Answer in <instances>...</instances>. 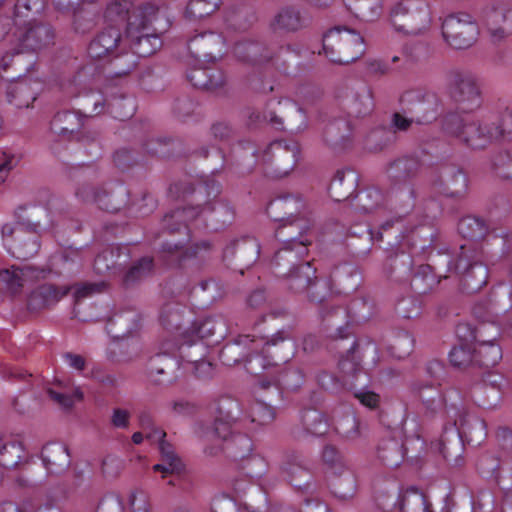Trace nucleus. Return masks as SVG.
<instances>
[{
    "mask_svg": "<svg viewBox=\"0 0 512 512\" xmlns=\"http://www.w3.org/2000/svg\"><path fill=\"white\" fill-rule=\"evenodd\" d=\"M450 363L455 367H463L475 361V355L472 353L471 348L464 344L454 347L449 353Z\"/></svg>",
    "mask_w": 512,
    "mask_h": 512,
    "instance_id": "obj_41",
    "label": "nucleus"
},
{
    "mask_svg": "<svg viewBox=\"0 0 512 512\" xmlns=\"http://www.w3.org/2000/svg\"><path fill=\"white\" fill-rule=\"evenodd\" d=\"M322 456L325 463L335 466L336 469L344 467L342 458L334 447L326 446Z\"/></svg>",
    "mask_w": 512,
    "mask_h": 512,
    "instance_id": "obj_54",
    "label": "nucleus"
},
{
    "mask_svg": "<svg viewBox=\"0 0 512 512\" xmlns=\"http://www.w3.org/2000/svg\"><path fill=\"white\" fill-rule=\"evenodd\" d=\"M379 457L387 466L397 467L404 458L402 446L395 440H389L380 446Z\"/></svg>",
    "mask_w": 512,
    "mask_h": 512,
    "instance_id": "obj_31",
    "label": "nucleus"
},
{
    "mask_svg": "<svg viewBox=\"0 0 512 512\" xmlns=\"http://www.w3.org/2000/svg\"><path fill=\"white\" fill-rule=\"evenodd\" d=\"M486 26L491 41L499 42L512 33V10L503 11L496 9L491 11L486 18Z\"/></svg>",
    "mask_w": 512,
    "mask_h": 512,
    "instance_id": "obj_20",
    "label": "nucleus"
},
{
    "mask_svg": "<svg viewBox=\"0 0 512 512\" xmlns=\"http://www.w3.org/2000/svg\"><path fill=\"white\" fill-rule=\"evenodd\" d=\"M447 130L450 134L474 149L484 148L504 134V130L498 125L481 123L473 119H463L457 116L449 119Z\"/></svg>",
    "mask_w": 512,
    "mask_h": 512,
    "instance_id": "obj_5",
    "label": "nucleus"
},
{
    "mask_svg": "<svg viewBox=\"0 0 512 512\" xmlns=\"http://www.w3.org/2000/svg\"><path fill=\"white\" fill-rule=\"evenodd\" d=\"M268 149H269V151H272L273 155L276 158H280L284 154H287L288 152H290V150L287 147H285L281 141H277V142L272 143ZM291 157L293 159V165H294L295 162H296L295 148H293L291 150Z\"/></svg>",
    "mask_w": 512,
    "mask_h": 512,
    "instance_id": "obj_57",
    "label": "nucleus"
},
{
    "mask_svg": "<svg viewBox=\"0 0 512 512\" xmlns=\"http://www.w3.org/2000/svg\"><path fill=\"white\" fill-rule=\"evenodd\" d=\"M50 398L64 409L71 408L83 399V393L70 381L57 379L52 387L47 389Z\"/></svg>",
    "mask_w": 512,
    "mask_h": 512,
    "instance_id": "obj_19",
    "label": "nucleus"
},
{
    "mask_svg": "<svg viewBox=\"0 0 512 512\" xmlns=\"http://www.w3.org/2000/svg\"><path fill=\"white\" fill-rule=\"evenodd\" d=\"M339 367L345 376L360 374L359 364L354 361L353 352H349L345 358L339 362Z\"/></svg>",
    "mask_w": 512,
    "mask_h": 512,
    "instance_id": "obj_51",
    "label": "nucleus"
},
{
    "mask_svg": "<svg viewBox=\"0 0 512 512\" xmlns=\"http://www.w3.org/2000/svg\"><path fill=\"white\" fill-rule=\"evenodd\" d=\"M382 193L376 188H368L356 195L357 206L362 212H370L382 201Z\"/></svg>",
    "mask_w": 512,
    "mask_h": 512,
    "instance_id": "obj_37",
    "label": "nucleus"
},
{
    "mask_svg": "<svg viewBox=\"0 0 512 512\" xmlns=\"http://www.w3.org/2000/svg\"><path fill=\"white\" fill-rule=\"evenodd\" d=\"M104 287V283H83L76 285L72 288L62 287L56 288L52 285H42L32 292L29 299V306L33 309H38L44 306L51 305L63 296H65L70 289H73L74 297L79 300L86 296L92 295L95 292L100 291Z\"/></svg>",
    "mask_w": 512,
    "mask_h": 512,
    "instance_id": "obj_8",
    "label": "nucleus"
},
{
    "mask_svg": "<svg viewBox=\"0 0 512 512\" xmlns=\"http://www.w3.org/2000/svg\"><path fill=\"white\" fill-rule=\"evenodd\" d=\"M323 51L332 62L348 64L363 55L365 44L356 31L346 27H335L325 33Z\"/></svg>",
    "mask_w": 512,
    "mask_h": 512,
    "instance_id": "obj_3",
    "label": "nucleus"
},
{
    "mask_svg": "<svg viewBox=\"0 0 512 512\" xmlns=\"http://www.w3.org/2000/svg\"><path fill=\"white\" fill-rule=\"evenodd\" d=\"M110 255H111L110 252L105 251L96 257V259L94 261V270L97 273L103 274L111 268V265L108 261L109 260L108 258Z\"/></svg>",
    "mask_w": 512,
    "mask_h": 512,
    "instance_id": "obj_55",
    "label": "nucleus"
},
{
    "mask_svg": "<svg viewBox=\"0 0 512 512\" xmlns=\"http://www.w3.org/2000/svg\"><path fill=\"white\" fill-rule=\"evenodd\" d=\"M27 229L18 222H7L1 227V240L5 250L17 259H28L33 257L39 250L40 244L37 238V228Z\"/></svg>",
    "mask_w": 512,
    "mask_h": 512,
    "instance_id": "obj_6",
    "label": "nucleus"
},
{
    "mask_svg": "<svg viewBox=\"0 0 512 512\" xmlns=\"http://www.w3.org/2000/svg\"><path fill=\"white\" fill-rule=\"evenodd\" d=\"M218 4L219 0H190L186 15L193 19L202 18L214 12Z\"/></svg>",
    "mask_w": 512,
    "mask_h": 512,
    "instance_id": "obj_38",
    "label": "nucleus"
},
{
    "mask_svg": "<svg viewBox=\"0 0 512 512\" xmlns=\"http://www.w3.org/2000/svg\"><path fill=\"white\" fill-rule=\"evenodd\" d=\"M165 432L159 428H153L146 432V437L151 441L159 442V451L161 454V463L153 466V470L161 472L162 477L179 473L183 467L181 460L176 455L173 447L165 441Z\"/></svg>",
    "mask_w": 512,
    "mask_h": 512,
    "instance_id": "obj_13",
    "label": "nucleus"
},
{
    "mask_svg": "<svg viewBox=\"0 0 512 512\" xmlns=\"http://www.w3.org/2000/svg\"><path fill=\"white\" fill-rule=\"evenodd\" d=\"M182 336H183L182 344L190 345V344L194 343V336L199 337V338H204L206 336V334L203 331V327H202V328L198 329L197 331H194L193 335H191V336L186 335V333H183Z\"/></svg>",
    "mask_w": 512,
    "mask_h": 512,
    "instance_id": "obj_61",
    "label": "nucleus"
},
{
    "mask_svg": "<svg viewBox=\"0 0 512 512\" xmlns=\"http://www.w3.org/2000/svg\"><path fill=\"white\" fill-rule=\"evenodd\" d=\"M305 420L310 423L307 424V430L312 435L321 436L328 432V423L325 417L317 411H309Z\"/></svg>",
    "mask_w": 512,
    "mask_h": 512,
    "instance_id": "obj_42",
    "label": "nucleus"
},
{
    "mask_svg": "<svg viewBox=\"0 0 512 512\" xmlns=\"http://www.w3.org/2000/svg\"><path fill=\"white\" fill-rule=\"evenodd\" d=\"M347 176H352L354 178V173L352 171H338L334 177V179L332 180V183H331V187H330V191H331V195L334 197V191L335 189L338 187V186H342L344 181H345V178Z\"/></svg>",
    "mask_w": 512,
    "mask_h": 512,
    "instance_id": "obj_60",
    "label": "nucleus"
},
{
    "mask_svg": "<svg viewBox=\"0 0 512 512\" xmlns=\"http://www.w3.org/2000/svg\"><path fill=\"white\" fill-rule=\"evenodd\" d=\"M120 41L119 30L114 27L101 32L89 45L88 53L90 57L95 59H101L105 56L114 53V49L117 47Z\"/></svg>",
    "mask_w": 512,
    "mask_h": 512,
    "instance_id": "obj_22",
    "label": "nucleus"
},
{
    "mask_svg": "<svg viewBox=\"0 0 512 512\" xmlns=\"http://www.w3.org/2000/svg\"><path fill=\"white\" fill-rule=\"evenodd\" d=\"M271 363L261 354H253L247 360L245 368L248 373L259 375L263 370L267 369Z\"/></svg>",
    "mask_w": 512,
    "mask_h": 512,
    "instance_id": "obj_47",
    "label": "nucleus"
},
{
    "mask_svg": "<svg viewBox=\"0 0 512 512\" xmlns=\"http://www.w3.org/2000/svg\"><path fill=\"white\" fill-rule=\"evenodd\" d=\"M188 79L195 87L215 89L224 83L225 77L223 72L220 70L199 67L194 68L189 72Z\"/></svg>",
    "mask_w": 512,
    "mask_h": 512,
    "instance_id": "obj_25",
    "label": "nucleus"
},
{
    "mask_svg": "<svg viewBox=\"0 0 512 512\" xmlns=\"http://www.w3.org/2000/svg\"><path fill=\"white\" fill-rule=\"evenodd\" d=\"M65 363L76 371H81L85 367V359L81 355L67 353L64 355Z\"/></svg>",
    "mask_w": 512,
    "mask_h": 512,
    "instance_id": "obj_56",
    "label": "nucleus"
},
{
    "mask_svg": "<svg viewBox=\"0 0 512 512\" xmlns=\"http://www.w3.org/2000/svg\"><path fill=\"white\" fill-rule=\"evenodd\" d=\"M394 30L406 36H417L427 32L431 26V13L423 0H403L391 11Z\"/></svg>",
    "mask_w": 512,
    "mask_h": 512,
    "instance_id": "obj_4",
    "label": "nucleus"
},
{
    "mask_svg": "<svg viewBox=\"0 0 512 512\" xmlns=\"http://www.w3.org/2000/svg\"><path fill=\"white\" fill-rule=\"evenodd\" d=\"M18 164V157L13 154H4V159L0 163V184H2L10 171L14 169Z\"/></svg>",
    "mask_w": 512,
    "mask_h": 512,
    "instance_id": "obj_53",
    "label": "nucleus"
},
{
    "mask_svg": "<svg viewBox=\"0 0 512 512\" xmlns=\"http://www.w3.org/2000/svg\"><path fill=\"white\" fill-rule=\"evenodd\" d=\"M42 461L50 473H60L70 465V455L62 443H48L42 450Z\"/></svg>",
    "mask_w": 512,
    "mask_h": 512,
    "instance_id": "obj_18",
    "label": "nucleus"
},
{
    "mask_svg": "<svg viewBox=\"0 0 512 512\" xmlns=\"http://www.w3.org/2000/svg\"><path fill=\"white\" fill-rule=\"evenodd\" d=\"M189 50L199 62H213L225 53V42L214 32L196 35L189 42Z\"/></svg>",
    "mask_w": 512,
    "mask_h": 512,
    "instance_id": "obj_11",
    "label": "nucleus"
},
{
    "mask_svg": "<svg viewBox=\"0 0 512 512\" xmlns=\"http://www.w3.org/2000/svg\"><path fill=\"white\" fill-rule=\"evenodd\" d=\"M24 447L19 441H9L0 449V465L15 468L24 458Z\"/></svg>",
    "mask_w": 512,
    "mask_h": 512,
    "instance_id": "obj_30",
    "label": "nucleus"
},
{
    "mask_svg": "<svg viewBox=\"0 0 512 512\" xmlns=\"http://www.w3.org/2000/svg\"><path fill=\"white\" fill-rule=\"evenodd\" d=\"M455 180L457 182H459L460 184V188L459 189H456L455 190V194H460L462 193L463 191H465L466 189V186H467V179H466V176L461 172V171H458L455 175Z\"/></svg>",
    "mask_w": 512,
    "mask_h": 512,
    "instance_id": "obj_63",
    "label": "nucleus"
},
{
    "mask_svg": "<svg viewBox=\"0 0 512 512\" xmlns=\"http://www.w3.org/2000/svg\"><path fill=\"white\" fill-rule=\"evenodd\" d=\"M347 7L358 18L374 21L382 14V0H345Z\"/></svg>",
    "mask_w": 512,
    "mask_h": 512,
    "instance_id": "obj_28",
    "label": "nucleus"
},
{
    "mask_svg": "<svg viewBox=\"0 0 512 512\" xmlns=\"http://www.w3.org/2000/svg\"><path fill=\"white\" fill-rule=\"evenodd\" d=\"M134 104L130 99L116 100L112 104V113L115 118H128L133 114Z\"/></svg>",
    "mask_w": 512,
    "mask_h": 512,
    "instance_id": "obj_48",
    "label": "nucleus"
},
{
    "mask_svg": "<svg viewBox=\"0 0 512 512\" xmlns=\"http://www.w3.org/2000/svg\"><path fill=\"white\" fill-rule=\"evenodd\" d=\"M463 112H470L480 107L481 98L475 79L470 74L458 75L453 94Z\"/></svg>",
    "mask_w": 512,
    "mask_h": 512,
    "instance_id": "obj_14",
    "label": "nucleus"
},
{
    "mask_svg": "<svg viewBox=\"0 0 512 512\" xmlns=\"http://www.w3.org/2000/svg\"><path fill=\"white\" fill-rule=\"evenodd\" d=\"M41 509L42 505L36 508L31 500H26L19 504L8 502L0 506V512H37V510Z\"/></svg>",
    "mask_w": 512,
    "mask_h": 512,
    "instance_id": "obj_49",
    "label": "nucleus"
},
{
    "mask_svg": "<svg viewBox=\"0 0 512 512\" xmlns=\"http://www.w3.org/2000/svg\"><path fill=\"white\" fill-rule=\"evenodd\" d=\"M392 505L394 512H429L425 496L416 489L400 491Z\"/></svg>",
    "mask_w": 512,
    "mask_h": 512,
    "instance_id": "obj_21",
    "label": "nucleus"
},
{
    "mask_svg": "<svg viewBox=\"0 0 512 512\" xmlns=\"http://www.w3.org/2000/svg\"><path fill=\"white\" fill-rule=\"evenodd\" d=\"M107 13L122 16L129 14L126 35L131 42V49L139 57H148L154 54L162 45L160 37L148 32V24L157 19L158 8L147 4L132 8L129 0H115L108 8Z\"/></svg>",
    "mask_w": 512,
    "mask_h": 512,
    "instance_id": "obj_1",
    "label": "nucleus"
},
{
    "mask_svg": "<svg viewBox=\"0 0 512 512\" xmlns=\"http://www.w3.org/2000/svg\"><path fill=\"white\" fill-rule=\"evenodd\" d=\"M304 207L302 199L298 196H285L272 201L268 212L273 215L276 211L282 210L286 215L293 216Z\"/></svg>",
    "mask_w": 512,
    "mask_h": 512,
    "instance_id": "obj_32",
    "label": "nucleus"
},
{
    "mask_svg": "<svg viewBox=\"0 0 512 512\" xmlns=\"http://www.w3.org/2000/svg\"><path fill=\"white\" fill-rule=\"evenodd\" d=\"M282 473L294 486H300V483L294 477V474L307 475L306 471L302 468L298 461V456L289 455L281 464Z\"/></svg>",
    "mask_w": 512,
    "mask_h": 512,
    "instance_id": "obj_40",
    "label": "nucleus"
},
{
    "mask_svg": "<svg viewBox=\"0 0 512 512\" xmlns=\"http://www.w3.org/2000/svg\"><path fill=\"white\" fill-rule=\"evenodd\" d=\"M153 268V261L149 257L140 259L126 274V282H134L148 275Z\"/></svg>",
    "mask_w": 512,
    "mask_h": 512,
    "instance_id": "obj_43",
    "label": "nucleus"
},
{
    "mask_svg": "<svg viewBox=\"0 0 512 512\" xmlns=\"http://www.w3.org/2000/svg\"><path fill=\"white\" fill-rule=\"evenodd\" d=\"M355 397L359 400V402L370 409H374L378 407L380 403V397L373 391L367 389H360L355 392Z\"/></svg>",
    "mask_w": 512,
    "mask_h": 512,
    "instance_id": "obj_50",
    "label": "nucleus"
},
{
    "mask_svg": "<svg viewBox=\"0 0 512 512\" xmlns=\"http://www.w3.org/2000/svg\"><path fill=\"white\" fill-rule=\"evenodd\" d=\"M42 274L43 271H37L28 266L19 268L12 265L11 267L0 268V283L3 284L9 292L16 293L27 282L40 278Z\"/></svg>",
    "mask_w": 512,
    "mask_h": 512,
    "instance_id": "obj_15",
    "label": "nucleus"
},
{
    "mask_svg": "<svg viewBox=\"0 0 512 512\" xmlns=\"http://www.w3.org/2000/svg\"><path fill=\"white\" fill-rule=\"evenodd\" d=\"M274 27L276 29L293 31L301 26L299 11L293 7L282 9L275 18Z\"/></svg>",
    "mask_w": 512,
    "mask_h": 512,
    "instance_id": "obj_35",
    "label": "nucleus"
},
{
    "mask_svg": "<svg viewBox=\"0 0 512 512\" xmlns=\"http://www.w3.org/2000/svg\"><path fill=\"white\" fill-rule=\"evenodd\" d=\"M231 417H218L215 420L212 433L225 441V449L235 458H245L252 452L253 444L250 437L243 434L232 435L227 439L231 430Z\"/></svg>",
    "mask_w": 512,
    "mask_h": 512,
    "instance_id": "obj_12",
    "label": "nucleus"
},
{
    "mask_svg": "<svg viewBox=\"0 0 512 512\" xmlns=\"http://www.w3.org/2000/svg\"><path fill=\"white\" fill-rule=\"evenodd\" d=\"M7 99L10 104L17 108H27L36 99V89L26 78L17 80L8 85Z\"/></svg>",
    "mask_w": 512,
    "mask_h": 512,
    "instance_id": "obj_23",
    "label": "nucleus"
},
{
    "mask_svg": "<svg viewBox=\"0 0 512 512\" xmlns=\"http://www.w3.org/2000/svg\"><path fill=\"white\" fill-rule=\"evenodd\" d=\"M445 43L453 49H467L473 46L479 36V27L467 13L446 16L441 26Z\"/></svg>",
    "mask_w": 512,
    "mask_h": 512,
    "instance_id": "obj_7",
    "label": "nucleus"
},
{
    "mask_svg": "<svg viewBox=\"0 0 512 512\" xmlns=\"http://www.w3.org/2000/svg\"><path fill=\"white\" fill-rule=\"evenodd\" d=\"M355 490V479L352 474L347 473L343 479L334 484V492L341 498L351 496Z\"/></svg>",
    "mask_w": 512,
    "mask_h": 512,
    "instance_id": "obj_46",
    "label": "nucleus"
},
{
    "mask_svg": "<svg viewBox=\"0 0 512 512\" xmlns=\"http://www.w3.org/2000/svg\"><path fill=\"white\" fill-rule=\"evenodd\" d=\"M78 195L84 201H94L98 203L100 208L108 209V206L102 200V195L99 192L94 191L93 189H88L87 191L79 192Z\"/></svg>",
    "mask_w": 512,
    "mask_h": 512,
    "instance_id": "obj_59",
    "label": "nucleus"
},
{
    "mask_svg": "<svg viewBox=\"0 0 512 512\" xmlns=\"http://www.w3.org/2000/svg\"><path fill=\"white\" fill-rule=\"evenodd\" d=\"M478 342L479 344L475 349V361L485 367L496 365L502 358L501 348L491 340L479 339Z\"/></svg>",
    "mask_w": 512,
    "mask_h": 512,
    "instance_id": "obj_29",
    "label": "nucleus"
},
{
    "mask_svg": "<svg viewBox=\"0 0 512 512\" xmlns=\"http://www.w3.org/2000/svg\"><path fill=\"white\" fill-rule=\"evenodd\" d=\"M233 216L232 210L224 203L215 202L208 204L204 208L191 207L183 210H176L170 215H166L164 222L170 225L172 220H185L188 222H198L200 219L208 220L212 229L217 230L218 222L226 224L231 221Z\"/></svg>",
    "mask_w": 512,
    "mask_h": 512,
    "instance_id": "obj_9",
    "label": "nucleus"
},
{
    "mask_svg": "<svg viewBox=\"0 0 512 512\" xmlns=\"http://www.w3.org/2000/svg\"><path fill=\"white\" fill-rule=\"evenodd\" d=\"M53 38L50 28L44 25L30 27L20 38L21 51H36L51 43Z\"/></svg>",
    "mask_w": 512,
    "mask_h": 512,
    "instance_id": "obj_24",
    "label": "nucleus"
},
{
    "mask_svg": "<svg viewBox=\"0 0 512 512\" xmlns=\"http://www.w3.org/2000/svg\"><path fill=\"white\" fill-rule=\"evenodd\" d=\"M260 46L251 42L238 43L234 48V53L237 57L244 61H252L257 63L256 56L260 52Z\"/></svg>",
    "mask_w": 512,
    "mask_h": 512,
    "instance_id": "obj_45",
    "label": "nucleus"
},
{
    "mask_svg": "<svg viewBox=\"0 0 512 512\" xmlns=\"http://www.w3.org/2000/svg\"><path fill=\"white\" fill-rule=\"evenodd\" d=\"M458 231L465 238L480 239L485 235L487 229L481 219L468 216L460 220Z\"/></svg>",
    "mask_w": 512,
    "mask_h": 512,
    "instance_id": "obj_33",
    "label": "nucleus"
},
{
    "mask_svg": "<svg viewBox=\"0 0 512 512\" xmlns=\"http://www.w3.org/2000/svg\"><path fill=\"white\" fill-rule=\"evenodd\" d=\"M131 414L128 410L115 408L112 412L111 423L116 428L125 429L129 426Z\"/></svg>",
    "mask_w": 512,
    "mask_h": 512,
    "instance_id": "obj_52",
    "label": "nucleus"
},
{
    "mask_svg": "<svg viewBox=\"0 0 512 512\" xmlns=\"http://www.w3.org/2000/svg\"><path fill=\"white\" fill-rule=\"evenodd\" d=\"M337 431L348 440H356L361 436L360 423L352 414H347L336 425Z\"/></svg>",
    "mask_w": 512,
    "mask_h": 512,
    "instance_id": "obj_39",
    "label": "nucleus"
},
{
    "mask_svg": "<svg viewBox=\"0 0 512 512\" xmlns=\"http://www.w3.org/2000/svg\"><path fill=\"white\" fill-rule=\"evenodd\" d=\"M414 347V339L408 332H399L392 340L390 344L391 354L402 359L410 355Z\"/></svg>",
    "mask_w": 512,
    "mask_h": 512,
    "instance_id": "obj_36",
    "label": "nucleus"
},
{
    "mask_svg": "<svg viewBox=\"0 0 512 512\" xmlns=\"http://www.w3.org/2000/svg\"><path fill=\"white\" fill-rule=\"evenodd\" d=\"M163 353L158 354L150 360L149 373L155 381H160L159 375L166 373L168 370H173L177 366V361L173 358L166 357L165 354L173 353L179 349L178 345H170V342L163 344Z\"/></svg>",
    "mask_w": 512,
    "mask_h": 512,
    "instance_id": "obj_27",
    "label": "nucleus"
},
{
    "mask_svg": "<svg viewBox=\"0 0 512 512\" xmlns=\"http://www.w3.org/2000/svg\"><path fill=\"white\" fill-rule=\"evenodd\" d=\"M441 108L439 98L434 93H426L411 104L410 111L414 114L415 123L418 125L429 124L437 119Z\"/></svg>",
    "mask_w": 512,
    "mask_h": 512,
    "instance_id": "obj_17",
    "label": "nucleus"
},
{
    "mask_svg": "<svg viewBox=\"0 0 512 512\" xmlns=\"http://www.w3.org/2000/svg\"><path fill=\"white\" fill-rule=\"evenodd\" d=\"M413 123H415L414 114H412V117L407 118L399 113H396L393 117V126L400 131L408 130Z\"/></svg>",
    "mask_w": 512,
    "mask_h": 512,
    "instance_id": "obj_58",
    "label": "nucleus"
},
{
    "mask_svg": "<svg viewBox=\"0 0 512 512\" xmlns=\"http://www.w3.org/2000/svg\"><path fill=\"white\" fill-rule=\"evenodd\" d=\"M80 127V117L69 111L57 113L51 121L52 133L67 139H70Z\"/></svg>",
    "mask_w": 512,
    "mask_h": 512,
    "instance_id": "obj_26",
    "label": "nucleus"
},
{
    "mask_svg": "<svg viewBox=\"0 0 512 512\" xmlns=\"http://www.w3.org/2000/svg\"><path fill=\"white\" fill-rule=\"evenodd\" d=\"M249 417L252 423L265 426L272 423L275 418V411L267 403L257 400L250 406Z\"/></svg>",
    "mask_w": 512,
    "mask_h": 512,
    "instance_id": "obj_34",
    "label": "nucleus"
},
{
    "mask_svg": "<svg viewBox=\"0 0 512 512\" xmlns=\"http://www.w3.org/2000/svg\"><path fill=\"white\" fill-rule=\"evenodd\" d=\"M10 25H11V20L9 18L0 17V41L8 33Z\"/></svg>",
    "mask_w": 512,
    "mask_h": 512,
    "instance_id": "obj_64",
    "label": "nucleus"
},
{
    "mask_svg": "<svg viewBox=\"0 0 512 512\" xmlns=\"http://www.w3.org/2000/svg\"><path fill=\"white\" fill-rule=\"evenodd\" d=\"M453 426L457 436L461 439L467 437L470 442L479 444L487 435L485 422L466 412H458L457 419L454 420Z\"/></svg>",
    "mask_w": 512,
    "mask_h": 512,
    "instance_id": "obj_16",
    "label": "nucleus"
},
{
    "mask_svg": "<svg viewBox=\"0 0 512 512\" xmlns=\"http://www.w3.org/2000/svg\"><path fill=\"white\" fill-rule=\"evenodd\" d=\"M300 228V225L290 222H284L276 231V237L283 242L281 248L275 256L277 265H281L280 261L287 262L289 271L285 273L289 280L290 289L301 292L308 289L315 277V269L309 262H305L299 266L294 265V260L302 257L307 253V245L309 242L306 239H297L294 234Z\"/></svg>",
    "mask_w": 512,
    "mask_h": 512,
    "instance_id": "obj_2",
    "label": "nucleus"
},
{
    "mask_svg": "<svg viewBox=\"0 0 512 512\" xmlns=\"http://www.w3.org/2000/svg\"><path fill=\"white\" fill-rule=\"evenodd\" d=\"M384 135H388L389 137L387 138L388 141H390L392 139V133L389 131V130H386V129H378L374 132H372L369 137H368V142L371 143L375 140H377L378 138L384 136Z\"/></svg>",
    "mask_w": 512,
    "mask_h": 512,
    "instance_id": "obj_62",
    "label": "nucleus"
},
{
    "mask_svg": "<svg viewBox=\"0 0 512 512\" xmlns=\"http://www.w3.org/2000/svg\"><path fill=\"white\" fill-rule=\"evenodd\" d=\"M461 253L457 260L452 263L450 269L465 276L467 284L472 290H478L487 283L488 270L479 260L478 252L467 248L465 245L460 247Z\"/></svg>",
    "mask_w": 512,
    "mask_h": 512,
    "instance_id": "obj_10",
    "label": "nucleus"
},
{
    "mask_svg": "<svg viewBox=\"0 0 512 512\" xmlns=\"http://www.w3.org/2000/svg\"><path fill=\"white\" fill-rule=\"evenodd\" d=\"M130 512H150L148 495L143 491H133L127 499Z\"/></svg>",
    "mask_w": 512,
    "mask_h": 512,
    "instance_id": "obj_44",
    "label": "nucleus"
}]
</instances>
